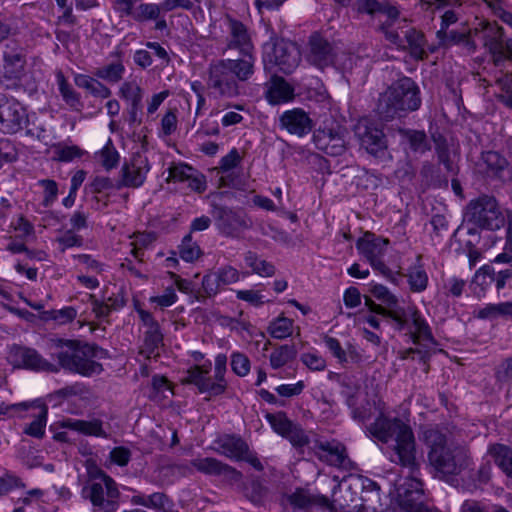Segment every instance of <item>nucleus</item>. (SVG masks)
<instances>
[{
  "instance_id": "58",
  "label": "nucleus",
  "mask_w": 512,
  "mask_h": 512,
  "mask_svg": "<svg viewBox=\"0 0 512 512\" xmlns=\"http://www.w3.org/2000/svg\"><path fill=\"white\" fill-rule=\"evenodd\" d=\"M300 360L311 371H324L327 366L326 360L317 351L302 353Z\"/></svg>"
},
{
  "instance_id": "7",
  "label": "nucleus",
  "mask_w": 512,
  "mask_h": 512,
  "mask_svg": "<svg viewBox=\"0 0 512 512\" xmlns=\"http://www.w3.org/2000/svg\"><path fill=\"white\" fill-rule=\"evenodd\" d=\"M83 499L89 500L93 511L116 512L120 491L116 481L102 470L92 474L81 490Z\"/></svg>"
},
{
  "instance_id": "9",
  "label": "nucleus",
  "mask_w": 512,
  "mask_h": 512,
  "mask_svg": "<svg viewBox=\"0 0 512 512\" xmlns=\"http://www.w3.org/2000/svg\"><path fill=\"white\" fill-rule=\"evenodd\" d=\"M263 55L264 69L276 66L284 74H291L300 64L301 53L298 46L284 39L273 45H265Z\"/></svg>"
},
{
  "instance_id": "34",
  "label": "nucleus",
  "mask_w": 512,
  "mask_h": 512,
  "mask_svg": "<svg viewBox=\"0 0 512 512\" xmlns=\"http://www.w3.org/2000/svg\"><path fill=\"white\" fill-rule=\"evenodd\" d=\"M126 68L122 59L118 56V59L98 67L94 71V76L110 84H116L122 81Z\"/></svg>"
},
{
  "instance_id": "48",
  "label": "nucleus",
  "mask_w": 512,
  "mask_h": 512,
  "mask_svg": "<svg viewBox=\"0 0 512 512\" xmlns=\"http://www.w3.org/2000/svg\"><path fill=\"white\" fill-rule=\"evenodd\" d=\"M246 266L261 277H271L275 274V266L271 261L266 258H245Z\"/></svg>"
},
{
  "instance_id": "31",
  "label": "nucleus",
  "mask_w": 512,
  "mask_h": 512,
  "mask_svg": "<svg viewBox=\"0 0 512 512\" xmlns=\"http://www.w3.org/2000/svg\"><path fill=\"white\" fill-rule=\"evenodd\" d=\"M387 9H393L395 10L396 14H393V16H390L388 12H381V14L386 15V20L381 22L377 30L381 32L385 39L390 42L391 44L395 45L398 48H405L403 44V39L400 37L399 33L393 29L394 24L400 17V10L397 6L391 4L390 2L388 5L384 8V10Z\"/></svg>"
},
{
  "instance_id": "63",
  "label": "nucleus",
  "mask_w": 512,
  "mask_h": 512,
  "mask_svg": "<svg viewBox=\"0 0 512 512\" xmlns=\"http://www.w3.org/2000/svg\"><path fill=\"white\" fill-rule=\"evenodd\" d=\"M306 384L303 380H299L293 384H281L275 388V392L284 398H291L302 394Z\"/></svg>"
},
{
  "instance_id": "22",
  "label": "nucleus",
  "mask_w": 512,
  "mask_h": 512,
  "mask_svg": "<svg viewBox=\"0 0 512 512\" xmlns=\"http://www.w3.org/2000/svg\"><path fill=\"white\" fill-rule=\"evenodd\" d=\"M503 28L496 23L486 22L482 30V41L485 48L493 56L496 64L506 57V43H504Z\"/></svg>"
},
{
  "instance_id": "5",
  "label": "nucleus",
  "mask_w": 512,
  "mask_h": 512,
  "mask_svg": "<svg viewBox=\"0 0 512 512\" xmlns=\"http://www.w3.org/2000/svg\"><path fill=\"white\" fill-rule=\"evenodd\" d=\"M463 216L467 223L487 230H498L507 223L504 251L497 256L512 254V214L508 213L506 218L494 196L482 194L470 200Z\"/></svg>"
},
{
  "instance_id": "10",
  "label": "nucleus",
  "mask_w": 512,
  "mask_h": 512,
  "mask_svg": "<svg viewBox=\"0 0 512 512\" xmlns=\"http://www.w3.org/2000/svg\"><path fill=\"white\" fill-rule=\"evenodd\" d=\"M7 362L15 369L58 372V366L45 359L36 349L14 344L8 348Z\"/></svg>"
},
{
  "instance_id": "47",
  "label": "nucleus",
  "mask_w": 512,
  "mask_h": 512,
  "mask_svg": "<svg viewBox=\"0 0 512 512\" xmlns=\"http://www.w3.org/2000/svg\"><path fill=\"white\" fill-rule=\"evenodd\" d=\"M410 289L413 292H422L427 288L428 275L421 265L412 267L407 275Z\"/></svg>"
},
{
  "instance_id": "30",
  "label": "nucleus",
  "mask_w": 512,
  "mask_h": 512,
  "mask_svg": "<svg viewBox=\"0 0 512 512\" xmlns=\"http://www.w3.org/2000/svg\"><path fill=\"white\" fill-rule=\"evenodd\" d=\"M31 408L33 412L31 416L34 418L24 428V433L34 438L41 439L45 435V428L47 424L48 407L46 404L41 402H34L28 405V409Z\"/></svg>"
},
{
  "instance_id": "3",
  "label": "nucleus",
  "mask_w": 512,
  "mask_h": 512,
  "mask_svg": "<svg viewBox=\"0 0 512 512\" xmlns=\"http://www.w3.org/2000/svg\"><path fill=\"white\" fill-rule=\"evenodd\" d=\"M420 439L429 448L428 461L436 472L444 476L458 475L468 466L466 451L448 446L447 436L438 426L424 427Z\"/></svg>"
},
{
  "instance_id": "56",
  "label": "nucleus",
  "mask_w": 512,
  "mask_h": 512,
  "mask_svg": "<svg viewBox=\"0 0 512 512\" xmlns=\"http://www.w3.org/2000/svg\"><path fill=\"white\" fill-rule=\"evenodd\" d=\"M283 438L287 439L296 449H302L310 443L306 432L297 424H294Z\"/></svg>"
},
{
  "instance_id": "15",
  "label": "nucleus",
  "mask_w": 512,
  "mask_h": 512,
  "mask_svg": "<svg viewBox=\"0 0 512 512\" xmlns=\"http://www.w3.org/2000/svg\"><path fill=\"white\" fill-rule=\"evenodd\" d=\"M212 216L220 232L227 236H237L251 226V220L241 210L214 205Z\"/></svg>"
},
{
  "instance_id": "13",
  "label": "nucleus",
  "mask_w": 512,
  "mask_h": 512,
  "mask_svg": "<svg viewBox=\"0 0 512 512\" xmlns=\"http://www.w3.org/2000/svg\"><path fill=\"white\" fill-rule=\"evenodd\" d=\"M410 475L404 483V491L399 494L400 506L406 512H438L437 509L428 507L424 503L423 483L417 477L419 473V464L417 470L409 469Z\"/></svg>"
},
{
  "instance_id": "54",
  "label": "nucleus",
  "mask_w": 512,
  "mask_h": 512,
  "mask_svg": "<svg viewBox=\"0 0 512 512\" xmlns=\"http://www.w3.org/2000/svg\"><path fill=\"white\" fill-rule=\"evenodd\" d=\"M482 160L486 165L487 170L492 173L502 171L507 165V160L496 151H487L482 153Z\"/></svg>"
},
{
  "instance_id": "33",
  "label": "nucleus",
  "mask_w": 512,
  "mask_h": 512,
  "mask_svg": "<svg viewBox=\"0 0 512 512\" xmlns=\"http://www.w3.org/2000/svg\"><path fill=\"white\" fill-rule=\"evenodd\" d=\"M74 82L79 88L85 89L92 96L107 99L111 96L112 91L103 84L97 77H91L85 74H76Z\"/></svg>"
},
{
  "instance_id": "20",
  "label": "nucleus",
  "mask_w": 512,
  "mask_h": 512,
  "mask_svg": "<svg viewBox=\"0 0 512 512\" xmlns=\"http://www.w3.org/2000/svg\"><path fill=\"white\" fill-rule=\"evenodd\" d=\"M307 60L313 66L324 69L334 62L333 47L330 42L318 33L309 37Z\"/></svg>"
},
{
  "instance_id": "29",
  "label": "nucleus",
  "mask_w": 512,
  "mask_h": 512,
  "mask_svg": "<svg viewBox=\"0 0 512 512\" xmlns=\"http://www.w3.org/2000/svg\"><path fill=\"white\" fill-rule=\"evenodd\" d=\"M196 471L208 476L231 475L236 473V470L213 457H197L190 461Z\"/></svg>"
},
{
  "instance_id": "4",
  "label": "nucleus",
  "mask_w": 512,
  "mask_h": 512,
  "mask_svg": "<svg viewBox=\"0 0 512 512\" xmlns=\"http://www.w3.org/2000/svg\"><path fill=\"white\" fill-rule=\"evenodd\" d=\"M421 103L419 86L413 79L405 76L393 82L380 95L377 113L382 120L390 121L418 110Z\"/></svg>"
},
{
  "instance_id": "2",
  "label": "nucleus",
  "mask_w": 512,
  "mask_h": 512,
  "mask_svg": "<svg viewBox=\"0 0 512 512\" xmlns=\"http://www.w3.org/2000/svg\"><path fill=\"white\" fill-rule=\"evenodd\" d=\"M48 351L52 359L57 360L58 371L64 369L72 373L90 377L103 371L102 365L95 360L102 353L96 345L81 343L77 340L51 338Z\"/></svg>"
},
{
  "instance_id": "14",
  "label": "nucleus",
  "mask_w": 512,
  "mask_h": 512,
  "mask_svg": "<svg viewBox=\"0 0 512 512\" xmlns=\"http://www.w3.org/2000/svg\"><path fill=\"white\" fill-rule=\"evenodd\" d=\"M150 171L148 157L143 153H134L128 161H125L120 170V179L116 185L117 189L122 187H141Z\"/></svg>"
},
{
  "instance_id": "46",
  "label": "nucleus",
  "mask_w": 512,
  "mask_h": 512,
  "mask_svg": "<svg viewBox=\"0 0 512 512\" xmlns=\"http://www.w3.org/2000/svg\"><path fill=\"white\" fill-rule=\"evenodd\" d=\"M480 270L495 282L498 291L502 290L507 282L512 279L511 266L506 269L496 270L493 265H484Z\"/></svg>"
},
{
  "instance_id": "45",
  "label": "nucleus",
  "mask_w": 512,
  "mask_h": 512,
  "mask_svg": "<svg viewBox=\"0 0 512 512\" xmlns=\"http://www.w3.org/2000/svg\"><path fill=\"white\" fill-rule=\"evenodd\" d=\"M163 9L161 2L156 3H141L133 13V19L137 22H145L150 20H157L160 17Z\"/></svg>"
},
{
  "instance_id": "62",
  "label": "nucleus",
  "mask_w": 512,
  "mask_h": 512,
  "mask_svg": "<svg viewBox=\"0 0 512 512\" xmlns=\"http://www.w3.org/2000/svg\"><path fill=\"white\" fill-rule=\"evenodd\" d=\"M323 341L327 349L338 360L339 363H346L348 361L347 353L342 348L337 338L325 335Z\"/></svg>"
},
{
  "instance_id": "16",
  "label": "nucleus",
  "mask_w": 512,
  "mask_h": 512,
  "mask_svg": "<svg viewBox=\"0 0 512 512\" xmlns=\"http://www.w3.org/2000/svg\"><path fill=\"white\" fill-rule=\"evenodd\" d=\"M28 123L25 108L14 98L0 97V131L14 134Z\"/></svg>"
},
{
  "instance_id": "17",
  "label": "nucleus",
  "mask_w": 512,
  "mask_h": 512,
  "mask_svg": "<svg viewBox=\"0 0 512 512\" xmlns=\"http://www.w3.org/2000/svg\"><path fill=\"white\" fill-rule=\"evenodd\" d=\"M26 54L16 42L5 45L2 54V73L9 80H20L25 74Z\"/></svg>"
},
{
  "instance_id": "23",
  "label": "nucleus",
  "mask_w": 512,
  "mask_h": 512,
  "mask_svg": "<svg viewBox=\"0 0 512 512\" xmlns=\"http://www.w3.org/2000/svg\"><path fill=\"white\" fill-rule=\"evenodd\" d=\"M280 126L288 133L303 137L309 134L313 128V122L309 115L300 108L287 110L280 116Z\"/></svg>"
},
{
  "instance_id": "43",
  "label": "nucleus",
  "mask_w": 512,
  "mask_h": 512,
  "mask_svg": "<svg viewBox=\"0 0 512 512\" xmlns=\"http://www.w3.org/2000/svg\"><path fill=\"white\" fill-rule=\"evenodd\" d=\"M265 419L270 424L272 430L282 437H284L295 424L283 411L267 413Z\"/></svg>"
},
{
  "instance_id": "32",
  "label": "nucleus",
  "mask_w": 512,
  "mask_h": 512,
  "mask_svg": "<svg viewBox=\"0 0 512 512\" xmlns=\"http://www.w3.org/2000/svg\"><path fill=\"white\" fill-rule=\"evenodd\" d=\"M488 453L496 466L510 479H512V448L496 443L488 448Z\"/></svg>"
},
{
  "instance_id": "12",
  "label": "nucleus",
  "mask_w": 512,
  "mask_h": 512,
  "mask_svg": "<svg viewBox=\"0 0 512 512\" xmlns=\"http://www.w3.org/2000/svg\"><path fill=\"white\" fill-rule=\"evenodd\" d=\"M208 89L214 97L234 98L239 95V82L219 60L209 67Z\"/></svg>"
},
{
  "instance_id": "51",
  "label": "nucleus",
  "mask_w": 512,
  "mask_h": 512,
  "mask_svg": "<svg viewBox=\"0 0 512 512\" xmlns=\"http://www.w3.org/2000/svg\"><path fill=\"white\" fill-rule=\"evenodd\" d=\"M231 369L239 377H245L251 369L249 358L242 352L235 351L230 356Z\"/></svg>"
},
{
  "instance_id": "57",
  "label": "nucleus",
  "mask_w": 512,
  "mask_h": 512,
  "mask_svg": "<svg viewBox=\"0 0 512 512\" xmlns=\"http://www.w3.org/2000/svg\"><path fill=\"white\" fill-rule=\"evenodd\" d=\"M163 335L161 333L160 326H154L148 328L144 334V347L145 350L152 354L162 343Z\"/></svg>"
},
{
  "instance_id": "44",
  "label": "nucleus",
  "mask_w": 512,
  "mask_h": 512,
  "mask_svg": "<svg viewBox=\"0 0 512 512\" xmlns=\"http://www.w3.org/2000/svg\"><path fill=\"white\" fill-rule=\"evenodd\" d=\"M96 158L102 165V167L109 171L117 167L120 155L112 144L111 139L108 140L107 144L96 153Z\"/></svg>"
},
{
  "instance_id": "28",
  "label": "nucleus",
  "mask_w": 512,
  "mask_h": 512,
  "mask_svg": "<svg viewBox=\"0 0 512 512\" xmlns=\"http://www.w3.org/2000/svg\"><path fill=\"white\" fill-rule=\"evenodd\" d=\"M61 427L78 432L85 436H93L98 438H107L108 434L103 428V422L100 419L81 420L68 418L61 422Z\"/></svg>"
},
{
  "instance_id": "11",
  "label": "nucleus",
  "mask_w": 512,
  "mask_h": 512,
  "mask_svg": "<svg viewBox=\"0 0 512 512\" xmlns=\"http://www.w3.org/2000/svg\"><path fill=\"white\" fill-rule=\"evenodd\" d=\"M311 450L319 461L329 466L343 470L354 468V463L348 457L345 445L336 439H315L312 442Z\"/></svg>"
},
{
  "instance_id": "41",
  "label": "nucleus",
  "mask_w": 512,
  "mask_h": 512,
  "mask_svg": "<svg viewBox=\"0 0 512 512\" xmlns=\"http://www.w3.org/2000/svg\"><path fill=\"white\" fill-rule=\"evenodd\" d=\"M296 356V350L292 345L284 344L275 348L270 356V366L277 370L290 363Z\"/></svg>"
},
{
  "instance_id": "59",
  "label": "nucleus",
  "mask_w": 512,
  "mask_h": 512,
  "mask_svg": "<svg viewBox=\"0 0 512 512\" xmlns=\"http://www.w3.org/2000/svg\"><path fill=\"white\" fill-rule=\"evenodd\" d=\"M82 244V238L74 233L73 230L64 232L55 240L56 250L59 253L65 252L67 248L80 246Z\"/></svg>"
},
{
  "instance_id": "6",
  "label": "nucleus",
  "mask_w": 512,
  "mask_h": 512,
  "mask_svg": "<svg viewBox=\"0 0 512 512\" xmlns=\"http://www.w3.org/2000/svg\"><path fill=\"white\" fill-rule=\"evenodd\" d=\"M212 362L205 360L202 364H195L187 369L185 383L194 385L201 394L211 397L222 395L227 389L225 378L227 371V356L223 353L214 359V375L211 376Z\"/></svg>"
},
{
  "instance_id": "1",
  "label": "nucleus",
  "mask_w": 512,
  "mask_h": 512,
  "mask_svg": "<svg viewBox=\"0 0 512 512\" xmlns=\"http://www.w3.org/2000/svg\"><path fill=\"white\" fill-rule=\"evenodd\" d=\"M373 405L378 416L368 427L369 433L383 443L393 441L386 450L392 463L417 470L416 443L411 427L398 417H387L386 404L380 398L373 399Z\"/></svg>"
},
{
  "instance_id": "19",
  "label": "nucleus",
  "mask_w": 512,
  "mask_h": 512,
  "mask_svg": "<svg viewBox=\"0 0 512 512\" xmlns=\"http://www.w3.org/2000/svg\"><path fill=\"white\" fill-rule=\"evenodd\" d=\"M313 141L319 150L331 156L341 155L345 151L343 129L337 124L317 129L313 134Z\"/></svg>"
},
{
  "instance_id": "26",
  "label": "nucleus",
  "mask_w": 512,
  "mask_h": 512,
  "mask_svg": "<svg viewBox=\"0 0 512 512\" xmlns=\"http://www.w3.org/2000/svg\"><path fill=\"white\" fill-rule=\"evenodd\" d=\"M389 239L370 231H365L355 242L356 249L362 256H381L387 252Z\"/></svg>"
},
{
  "instance_id": "35",
  "label": "nucleus",
  "mask_w": 512,
  "mask_h": 512,
  "mask_svg": "<svg viewBox=\"0 0 512 512\" xmlns=\"http://www.w3.org/2000/svg\"><path fill=\"white\" fill-rule=\"evenodd\" d=\"M389 1H378V0H355L351 6V10L357 15H369L375 16L377 13L388 12L390 16L396 14L395 10L384 8L388 5Z\"/></svg>"
},
{
  "instance_id": "49",
  "label": "nucleus",
  "mask_w": 512,
  "mask_h": 512,
  "mask_svg": "<svg viewBox=\"0 0 512 512\" xmlns=\"http://www.w3.org/2000/svg\"><path fill=\"white\" fill-rule=\"evenodd\" d=\"M177 125V109L170 108L165 112V114L161 118L158 136L160 138L171 136L176 131Z\"/></svg>"
},
{
  "instance_id": "39",
  "label": "nucleus",
  "mask_w": 512,
  "mask_h": 512,
  "mask_svg": "<svg viewBox=\"0 0 512 512\" xmlns=\"http://www.w3.org/2000/svg\"><path fill=\"white\" fill-rule=\"evenodd\" d=\"M56 82L64 102L73 109H79L82 105L80 94L68 83L62 71L56 73Z\"/></svg>"
},
{
  "instance_id": "52",
  "label": "nucleus",
  "mask_w": 512,
  "mask_h": 512,
  "mask_svg": "<svg viewBox=\"0 0 512 512\" xmlns=\"http://www.w3.org/2000/svg\"><path fill=\"white\" fill-rule=\"evenodd\" d=\"M434 351L430 348H425L421 346L409 347L399 351V358L401 360L413 359L414 355L418 356V360L420 363L426 365L429 363Z\"/></svg>"
},
{
  "instance_id": "42",
  "label": "nucleus",
  "mask_w": 512,
  "mask_h": 512,
  "mask_svg": "<svg viewBox=\"0 0 512 512\" xmlns=\"http://www.w3.org/2000/svg\"><path fill=\"white\" fill-rule=\"evenodd\" d=\"M294 322L284 316L273 319L268 326V333L274 339H286L293 333Z\"/></svg>"
},
{
  "instance_id": "38",
  "label": "nucleus",
  "mask_w": 512,
  "mask_h": 512,
  "mask_svg": "<svg viewBox=\"0 0 512 512\" xmlns=\"http://www.w3.org/2000/svg\"><path fill=\"white\" fill-rule=\"evenodd\" d=\"M405 40L410 51V55L417 60L427 56L425 51L426 40L422 32L410 28L405 32Z\"/></svg>"
},
{
  "instance_id": "37",
  "label": "nucleus",
  "mask_w": 512,
  "mask_h": 512,
  "mask_svg": "<svg viewBox=\"0 0 512 512\" xmlns=\"http://www.w3.org/2000/svg\"><path fill=\"white\" fill-rule=\"evenodd\" d=\"M118 96L127 105H142L144 90L136 80L124 81L119 87Z\"/></svg>"
},
{
  "instance_id": "60",
  "label": "nucleus",
  "mask_w": 512,
  "mask_h": 512,
  "mask_svg": "<svg viewBox=\"0 0 512 512\" xmlns=\"http://www.w3.org/2000/svg\"><path fill=\"white\" fill-rule=\"evenodd\" d=\"M359 481L361 482L362 492L364 495H362L363 501H372V502H380V487L379 485L369 479V478H360Z\"/></svg>"
},
{
  "instance_id": "21",
  "label": "nucleus",
  "mask_w": 512,
  "mask_h": 512,
  "mask_svg": "<svg viewBox=\"0 0 512 512\" xmlns=\"http://www.w3.org/2000/svg\"><path fill=\"white\" fill-rule=\"evenodd\" d=\"M355 133L368 153L376 157L384 155L387 144L382 130L361 121L357 124Z\"/></svg>"
},
{
  "instance_id": "36",
  "label": "nucleus",
  "mask_w": 512,
  "mask_h": 512,
  "mask_svg": "<svg viewBox=\"0 0 512 512\" xmlns=\"http://www.w3.org/2000/svg\"><path fill=\"white\" fill-rule=\"evenodd\" d=\"M130 239L131 253L136 256L149 252L155 246L158 235L154 231H144L134 233Z\"/></svg>"
},
{
  "instance_id": "27",
  "label": "nucleus",
  "mask_w": 512,
  "mask_h": 512,
  "mask_svg": "<svg viewBox=\"0 0 512 512\" xmlns=\"http://www.w3.org/2000/svg\"><path fill=\"white\" fill-rule=\"evenodd\" d=\"M216 452L229 459L240 461L249 452L247 443L239 436L224 435L215 441Z\"/></svg>"
},
{
  "instance_id": "18",
  "label": "nucleus",
  "mask_w": 512,
  "mask_h": 512,
  "mask_svg": "<svg viewBox=\"0 0 512 512\" xmlns=\"http://www.w3.org/2000/svg\"><path fill=\"white\" fill-rule=\"evenodd\" d=\"M226 20L228 24V36L226 38L225 50H235L238 54H255L256 49L246 25L229 16Z\"/></svg>"
},
{
  "instance_id": "53",
  "label": "nucleus",
  "mask_w": 512,
  "mask_h": 512,
  "mask_svg": "<svg viewBox=\"0 0 512 512\" xmlns=\"http://www.w3.org/2000/svg\"><path fill=\"white\" fill-rule=\"evenodd\" d=\"M369 267H372L375 271L387 278H394L395 276L401 275V268L399 265L388 266L383 261V258H366Z\"/></svg>"
},
{
  "instance_id": "40",
  "label": "nucleus",
  "mask_w": 512,
  "mask_h": 512,
  "mask_svg": "<svg viewBox=\"0 0 512 512\" xmlns=\"http://www.w3.org/2000/svg\"><path fill=\"white\" fill-rule=\"evenodd\" d=\"M289 503L294 508L308 509L312 506L327 507L328 499L325 497H315L299 490L289 496Z\"/></svg>"
},
{
  "instance_id": "25",
  "label": "nucleus",
  "mask_w": 512,
  "mask_h": 512,
  "mask_svg": "<svg viewBox=\"0 0 512 512\" xmlns=\"http://www.w3.org/2000/svg\"><path fill=\"white\" fill-rule=\"evenodd\" d=\"M255 54H239L236 59H222L220 60L225 67L230 71L238 82H246L252 78L255 73L256 64Z\"/></svg>"
},
{
  "instance_id": "64",
  "label": "nucleus",
  "mask_w": 512,
  "mask_h": 512,
  "mask_svg": "<svg viewBox=\"0 0 512 512\" xmlns=\"http://www.w3.org/2000/svg\"><path fill=\"white\" fill-rule=\"evenodd\" d=\"M495 378L500 383H512V357L504 359L496 367Z\"/></svg>"
},
{
  "instance_id": "24",
  "label": "nucleus",
  "mask_w": 512,
  "mask_h": 512,
  "mask_svg": "<svg viewBox=\"0 0 512 512\" xmlns=\"http://www.w3.org/2000/svg\"><path fill=\"white\" fill-rule=\"evenodd\" d=\"M265 98L271 105L287 103L294 98V88L281 76L272 75L265 84Z\"/></svg>"
},
{
  "instance_id": "55",
  "label": "nucleus",
  "mask_w": 512,
  "mask_h": 512,
  "mask_svg": "<svg viewBox=\"0 0 512 512\" xmlns=\"http://www.w3.org/2000/svg\"><path fill=\"white\" fill-rule=\"evenodd\" d=\"M407 137L410 144V148L414 152L423 154L430 149L428 138L423 131H408Z\"/></svg>"
},
{
  "instance_id": "50",
  "label": "nucleus",
  "mask_w": 512,
  "mask_h": 512,
  "mask_svg": "<svg viewBox=\"0 0 512 512\" xmlns=\"http://www.w3.org/2000/svg\"><path fill=\"white\" fill-rule=\"evenodd\" d=\"M53 159L60 162H70L82 155L81 149L76 145H63L58 143L53 147Z\"/></svg>"
},
{
  "instance_id": "8",
  "label": "nucleus",
  "mask_w": 512,
  "mask_h": 512,
  "mask_svg": "<svg viewBox=\"0 0 512 512\" xmlns=\"http://www.w3.org/2000/svg\"><path fill=\"white\" fill-rule=\"evenodd\" d=\"M388 315L393 321L395 329L398 331L406 330L405 335L415 346L433 350L434 347L439 345L438 340L433 335L432 328L419 310L410 308L407 311L390 312Z\"/></svg>"
},
{
  "instance_id": "61",
  "label": "nucleus",
  "mask_w": 512,
  "mask_h": 512,
  "mask_svg": "<svg viewBox=\"0 0 512 512\" xmlns=\"http://www.w3.org/2000/svg\"><path fill=\"white\" fill-rule=\"evenodd\" d=\"M195 169L187 164L180 163L169 168V179L174 182H187Z\"/></svg>"
}]
</instances>
